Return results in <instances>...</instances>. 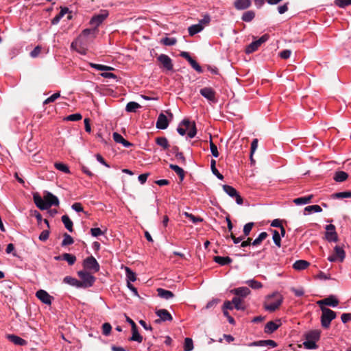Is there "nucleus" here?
Returning a JSON list of instances; mask_svg holds the SVG:
<instances>
[{"label":"nucleus","instance_id":"nucleus-26","mask_svg":"<svg viewBox=\"0 0 351 351\" xmlns=\"http://www.w3.org/2000/svg\"><path fill=\"white\" fill-rule=\"evenodd\" d=\"M157 293L158 296L160 298L165 299V300H169L172 298H173L174 295L173 292L169 290H166L162 288H158L157 289Z\"/></svg>","mask_w":351,"mask_h":351},{"label":"nucleus","instance_id":"nucleus-9","mask_svg":"<svg viewBox=\"0 0 351 351\" xmlns=\"http://www.w3.org/2000/svg\"><path fill=\"white\" fill-rule=\"evenodd\" d=\"M269 38V36L268 34H264L258 40L252 42L249 45L246 47L245 50V53L247 54H250L256 51L263 43L268 40Z\"/></svg>","mask_w":351,"mask_h":351},{"label":"nucleus","instance_id":"nucleus-42","mask_svg":"<svg viewBox=\"0 0 351 351\" xmlns=\"http://www.w3.org/2000/svg\"><path fill=\"white\" fill-rule=\"evenodd\" d=\"M210 168L213 173L216 176V177L219 180H223V176L221 174L219 171L216 168V161L214 159H212L210 161Z\"/></svg>","mask_w":351,"mask_h":351},{"label":"nucleus","instance_id":"nucleus-5","mask_svg":"<svg viewBox=\"0 0 351 351\" xmlns=\"http://www.w3.org/2000/svg\"><path fill=\"white\" fill-rule=\"evenodd\" d=\"M282 301V296L278 293H274L268 296L264 305L265 309L269 312H274L278 308Z\"/></svg>","mask_w":351,"mask_h":351},{"label":"nucleus","instance_id":"nucleus-19","mask_svg":"<svg viewBox=\"0 0 351 351\" xmlns=\"http://www.w3.org/2000/svg\"><path fill=\"white\" fill-rule=\"evenodd\" d=\"M158 60L162 64L163 67L168 70H173V63L171 59L166 54H160L158 57Z\"/></svg>","mask_w":351,"mask_h":351},{"label":"nucleus","instance_id":"nucleus-24","mask_svg":"<svg viewBox=\"0 0 351 351\" xmlns=\"http://www.w3.org/2000/svg\"><path fill=\"white\" fill-rule=\"evenodd\" d=\"M231 293L236 295L245 298L250 293V290L246 287H241L232 289Z\"/></svg>","mask_w":351,"mask_h":351},{"label":"nucleus","instance_id":"nucleus-32","mask_svg":"<svg viewBox=\"0 0 351 351\" xmlns=\"http://www.w3.org/2000/svg\"><path fill=\"white\" fill-rule=\"evenodd\" d=\"M62 221L64 223L65 228L71 232H73V221L70 219L68 215H64L61 217Z\"/></svg>","mask_w":351,"mask_h":351},{"label":"nucleus","instance_id":"nucleus-57","mask_svg":"<svg viewBox=\"0 0 351 351\" xmlns=\"http://www.w3.org/2000/svg\"><path fill=\"white\" fill-rule=\"evenodd\" d=\"M60 97V93H55L52 95H51L49 97L47 98L44 101V104H48L49 103L53 102L56 99L59 98Z\"/></svg>","mask_w":351,"mask_h":351},{"label":"nucleus","instance_id":"nucleus-10","mask_svg":"<svg viewBox=\"0 0 351 351\" xmlns=\"http://www.w3.org/2000/svg\"><path fill=\"white\" fill-rule=\"evenodd\" d=\"M345 257L346 252L343 247L339 245H336L334 247V254L328 257V261L330 262H343Z\"/></svg>","mask_w":351,"mask_h":351},{"label":"nucleus","instance_id":"nucleus-11","mask_svg":"<svg viewBox=\"0 0 351 351\" xmlns=\"http://www.w3.org/2000/svg\"><path fill=\"white\" fill-rule=\"evenodd\" d=\"M224 192L231 197H234L236 202L239 205H241L243 202V198L240 196L237 191L232 186L223 184L222 186Z\"/></svg>","mask_w":351,"mask_h":351},{"label":"nucleus","instance_id":"nucleus-59","mask_svg":"<svg viewBox=\"0 0 351 351\" xmlns=\"http://www.w3.org/2000/svg\"><path fill=\"white\" fill-rule=\"evenodd\" d=\"M91 235L94 237L103 235L104 232L99 228H93L90 229Z\"/></svg>","mask_w":351,"mask_h":351},{"label":"nucleus","instance_id":"nucleus-28","mask_svg":"<svg viewBox=\"0 0 351 351\" xmlns=\"http://www.w3.org/2000/svg\"><path fill=\"white\" fill-rule=\"evenodd\" d=\"M8 339L15 345L24 346L26 344V341L25 339L15 335H8Z\"/></svg>","mask_w":351,"mask_h":351},{"label":"nucleus","instance_id":"nucleus-29","mask_svg":"<svg viewBox=\"0 0 351 351\" xmlns=\"http://www.w3.org/2000/svg\"><path fill=\"white\" fill-rule=\"evenodd\" d=\"M309 265V263L306 261H304V260H298V261H296L293 265V267L295 269V270H303V269H305L306 268L308 267V266Z\"/></svg>","mask_w":351,"mask_h":351},{"label":"nucleus","instance_id":"nucleus-46","mask_svg":"<svg viewBox=\"0 0 351 351\" xmlns=\"http://www.w3.org/2000/svg\"><path fill=\"white\" fill-rule=\"evenodd\" d=\"M160 43L166 46H173L176 44L177 40L173 37H165L161 40Z\"/></svg>","mask_w":351,"mask_h":351},{"label":"nucleus","instance_id":"nucleus-43","mask_svg":"<svg viewBox=\"0 0 351 351\" xmlns=\"http://www.w3.org/2000/svg\"><path fill=\"white\" fill-rule=\"evenodd\" d=\"M62 260L66 261L69 265H73L76 261V257L73 254L64 253L62 254Z\"/></svg>","mask_w":351,"mask_h":351},{"label":"nucleus","instance_id":"nucleus-49","mask_svg":"<svg viewBox=\"0 0 351 351\" xmlns=\"http://www.w3.org/2000/svg\"><path fill=\"white\" fill-rule=\"evenodd\" d=\"M272 234H273L272 239H273L274 243L278 247H280L281 246V236H280V233L277 230H272Z\"/></svg>","mask_w":351,"mask_h":351},{"label":"nucleus","instance_id":"nucleus-53","mask_svg":"<svg viewBox=\"0 0 351 351\" xmlns=\"http://www.w3.org/2000/svg\"><path fill=\"white\" fill-rule=\"evenodd\" d=\"M210 138H211V136H210ZM210 152H211L212 155L215 158H217L219 156V152H218V149H217V147L216 145H215L213 143L211 139L210 140Z\"/></svg>","mask_w":351,"mask_h":351},{"label":"nucleus","instance_id":"nucleus-6","mask_svg":"<svg viewBox=\"0 0 351 351\" xmlns=\"http://www.w3.org/2000/svg\"><path fill=\"white\" fill-rule=\"evenodd\" d=\"M322 316H321V324L324 328H329L330 322L336 317V313L335 311L330 308L321 306Z\"/></svg>","mask_w":351,"mask_h":351},{"label":"nucleus","instance_id":"nucleus-58","mask_svg":"<svg viewBox=\"0 0 351 351\" xmlns=\"http://www.w3.org/2000/svg\"><path fill=\"white\" fill-rule=\"evenodd\" d=\"M191 66L198 73H202L203 70L201 66L193 58L189 62Z\"/></svg>","mask_w":351,"mask_h":351},{"label":"nucleus","instance_id":"nucleus-35","mask_svg":"<svg viewBox=\"0 0 351 351\" xmlns=\"http://www.w3.org/2000/svg\"><path fill=\"white\" fill-rule=\"evenodd\" d=\"M141 107V105L138 104L137 102L130 101L125 106V110L128 112H136V110Z\"/></svg>","mask_w":351,"mask_h":351},{"label":"nucleus","instance_id":"nucleus-55","mask_svg":"<svg viewBox=\"0 0 351 351\" xmlns=\"http://www.w3.org/2000/svg\"><path fill=\"white\" fill-rule=\"evenodd\" d=\"M253 226V222H249L244 226L243 231L245 237H247L250 234Z\"/></svg>","mask_w":351,"mask_h":351},{"label":"nucleus","instance_id":"nucleus-25","mask_svg":"<svg viewBox=\"0 0 351 351\" xmlns=\"http://www.w3.org/2000/svg\"><path fill=\"white\" fill-rule=\"evenodd\" d=\"M213 260L221 266L229 265L232 262V259L229 256H216L213 258Z\"/></svg>","mask_w":351,"mask_h":351},{"label":"nucleus","instance_id":"nucleus-36","mask_svg":"<svg viewBox=\"0 0 351 351\" xmlns=\"http://www.w3.org/2000/svg\"><path fill=\"white\" fill-rule=\"evenodd\" d=\"M255 17V12L253 10H248L245 12L242 16L241 19L245 22H251Z\"/></svg>","mask_w":351,"mask_h":351},{"label":"nucleus","instance_id":"nucleus-52","mask_svg":"<svg viewBox=\"0 0 351 351\" xmlns=\"http://www.w3.org/2000/svg\"><path fill=\"white\" fill-rule=\"evenodd\" d=\"M54 166L58 170L64 173H69L70 172L69 167L63 163L56 162Z\"/></svg>","mask_w":351,"mask_h":351},{"label":"nucleus","instance_id":"nucleus-30","mask_svg":"<svg viewBox=\"0 0 351 351\" xmlns=\"http://www.w3.org/2000/svg\"><path fill=\"white\" fill-rule=\"evenodd\" d=\"M69 12V9L67 8H61L60 12L51 20L52 25H57L60 19Z\"/></svg>","mask_w":351,"mask_h":351},{"label":"nucleus","instance_id":"nucleus-38","mask_svg":"<svg viewBox=\"0 0 351 351\" xmlns=\"http://www.w3.org/2000/svg\"><path fill=\"white\" fill-rule=\"evenodd\" d=\"M268 234L266 232H261L258 236L252 241V245L253 246H257L261 243V242L267 237Z\"/></svg>","mask_w":351,"mask_h":351},{"label":"nucleus","instance_id":"nucleus-39","mask_svg":"<svg viewBox=\"0 0 351 351\" xmlns=\"http://www.w3.org/2000/svg\"><path fill=\"white\" fill-rule=\"evenodd\" d=\"M132 335L130 338V341H137L138 343H141L143 341L142 336L138 333L137 327L132 328Z\"/></svg>","mask_w":351,"mask_h":351},{"label":"nucleus","instance_id":"nucleus-60","mask_svg":"<svg viewBox=\"0 0 351 351\" xmlns=\"http://www.w3.org/2000/svg\"><path fill=\"white\" fill-rule=\"evenodd\" d=\"M186 217H188L193 223H197V222L202 221V219L195 217L192 214L185 213L184 214Z\"/></svg>","mask_w":351,"mask_h":351},{"label":"nucleus","instance_id":"nucleus-22","mask_svg":"<svg viewBox=\"0 0 351 351\" xmlns=\"http://www.w3.org/2000/svg\"><path fill=\"white\" fill-rule=\"evenodd\" d=\"M169 125V121L167 120V118L166 115H165L163 113H160L158 115L157 121H156V128L160 130H165L166 129Z\"/></svg>","mask_w":351,"mask_h":351},{"label":"nucleus","instance_id":"nucleus-33","mask_svg":"<svg viewBox=\"0 0 351 351\" xmlns=\"http://www.w3.org/2000/svg\"><path fill=\"white\" fill-rule=\"evenodd\" d=\"M125 275H126V280L127 283H131L132 282H134L136 280V274L131 270L130 268L125 267Z\"/></svg>","mask_w":351,"mask_h":351},{"label":"nucleus","instance_id":"nucleus-17","mask_svg":"<svg viewBox=\"0 0 351 351\" xmlns=\"http://www.w3.org/2000/svg\"><path fill=\"white\" fill-rule=\"evenodd\" d=\"M200 95L206 98L207 100L211 102H216V93L215 91L210 87H204L199 90Z\"/></svg>","mask_w":351,"mask_h":351},{"label":"nucleus","instance_id":"nucleus-44","mask_svg":"<svg viewBox=\"0 0 351 351\" xmlns=\"http://www.w3.org/2000/svg\"><path fill=\"white\" fill-rule=\"evenodd\" d=\"M245 284H247L253 289H259L263 287V284L261 282H258L254 279L247 280L245 282Z\"/></svg>","mask_w":351,"mask_h":351},{"label":"nucleus","instance_id":"nucleus-63","mask_svg":"<svg viewBox=\"0 0 351 351\" xmlns=\"http://www.w3.org/2000/svg\"><path fill=\"white\" fill-rule=\"evenodd\" d=\"M175 156H176V159L179 162H180L182 164H183V165L186 164V158L182 152H176Z\"/></svg>","mask_w":351,"mask_h":351},{"label":"nucleus","instance_id":"nucleus-48","mask_svg":"<svg viewBox=\"0 0 351 351\" xmlns=\"http://www.w3.org/2000/svg\"><path fill=\"white\" fill-rule=\"evenodd\" d=\"M193 350V342L192 339L186 337L184 339V351H192Z\"/></svg>","mask_w":351,"mask_h":351},{"label":"nucleus","instance_id":"nucleus-56","mask_svg":"<svg viewBox=\"0 0 351 351\" xmlns=\"http://www.w3.org/2000/svg\"><path fill=\"white\" fill-rule=\"evenodd\" d=\"M335 3L339 8H345L347 5H351V0H335Z\"/></svg>","mask_w":351,"mask_h":351},{"label":"nucleus","instance_id":"nucleus-21","mask_svg":"<svg viewBox=\"0 0 351 351\" xmlns=\"http://www.w3.org/2000/svg\"><path fill=\"white\" fill-rule=\"evenodd\" d=\"M317 303L320 307L323 305L336 307L339 304V301L335 296L330 295L324 300H319Z\"/></svg>","mask_w":351,"mask_h":351},{"label":"nucleus","instance_id":"nucleus-50","mask_svg":"<svg viewBox=\"0 0 351 351\" xmlns=\"http://www.w3.org/2000/svg\"><path fill=\"white\" fill-rule=\"evenodd\" d=\"M63 237H64V239L61 243L62 246L64 247V246L71 245L73 243L74 240L71 236H70L67 233H64Z\"/></svg>","mask_w":351,"mask_h":351},{"label":"nucleus","instance_id":"nucleus-14","mask_svg":"<svg viewBox=\"0 0 351 351\" xmlns=\"http://www.w3.org/2000/svg\"><path fill=\"white\" fill-rule=\"evenodd\" d=\"M108 12L107 10H101L99 14H96L92 17L90 21V24L97 27L102 23V22L108 17Z\"/></svg>","mask_w":351,"mask_h":351},{"label":"nucleus","instance_id":"nucleus-23","mask_svg":"<svg viewBox=\"0 0 351 351\" xmlns=\"http://www.w3.org/2000/svg\"><path fill=\"white\" fill-rule=\"evenodd\" d=\"M252 5L251 0H235L234 5L238 10H243L247 9Z\"/></svg>","mask_w":351,"mask_h":351},{"label":"nucleus","instance_id":"nucleus-20","mask_svg":"<svg viewBox=\"0 0 351 351\" xmlns=\"http://www.w3.org/2000/svg\"><path fill=\"white\" fill-rule=\"evenodd\" d=\"M281 325L280 319H277L275 322H268L264 328V332L266 334H271L276 331Z\"/></svg>","mask_w":351,"mask_h":351},{"label":"nucleus","instance_id":"nucleus-37","mask_svg":"<svg viewBox=\"0 0 351 351\" xmlns=\"http://www.w3.org/2000/svg\"><path fill=\"white\" fill-rule=\"evenodd\" d=\"M348 176L347 173H346L345 171H340L335 173L334 180L336 182H341L345 181L348 178Z\"/></svg>","mask_w":351,"mask_h":351},{"label":"nucleus","instance_id":"nucleus-4","mask_svg":"<svg viewBox=\"0 0 351 351\" xmlns=\"http://www.w3.org/2000/svg\"><path fill=\"white\" fill-rule=\"evenodd\" d=\"M186 130H189L187 133L189 138H192L195 136L197 134L195 123L194 122L191 123L189 119H183L179 124L177 131L179 134L184 136L186 134Z\"/></svg>","mask_w":351,"mask_h":351},{"label":"nucleus","instance_id":"nucleus-27","mask_svg":"<svg viewBox=\"0 0 351 351\" xmlns=\"http://www.w3.org/2000/svg\"><path fill=\"white\" fill-rule=\"evenodd\" d=\"M64 282L70 285L73 287H77V288H81L82 287V283L80 280L71 277V276H66L64 280Z\"/></svg>","mask_w":351,"mask_h":351},{"label":"nucleus","instance_id":"nucleus-18","mask_svg":"<svg viewBox=\"0 0 351 351\" xmlns=\"http://www.w3.org/2000/svg\"><path fill=\"white\" fill-rule=\"evenodd\" d=\"M36 296L44 304L50 305L52 302L53 297L51 296L46 291L40 289L36 291Z\"/></svg>","mask_w":351,"mask_h":351},{"label":"nucleus","instance_id":"nucleus-62","mask_svg":"<svg viewBox=\"0 0 351 351\" xmlns=\"http://www.w3.org/2000/svg\"><path fill=\"white\" fill-rule=\"evenodd\" d=\"M291 51L289 49H285L280 52L279 56L282 59H287L291 56Z\"/></svg>","mask_w":351,"mask_h":351},{"label":"nucleus","instance_id":"nucleus-3","mask_svg":"<svg viewBox=\"0 0 351 351\" xmlns=\"http://www.w3.org/2000/svg\"><path fill=\"white\" fill-rule=\"evenodd\" d=\"M320 331L313 330L307 332L304 335V341L303 342L304 347L308 350H315L317 348V342L320 338Z\"/></svg>","mask_w":351,"mask_h":351},{"label":"nucleus","instance_id":"nucleus-13","mask_svg":"<svg viewBox=\"0 0 351 351\" xmlns=\"http://www.w3.org/2000/svg\"><path fill=\"white\" fill-rule=\"evenodd\" d=\"M248 347H261V348H276L277 346V343L271 339L267 340H260L256 341H253L246 344Z\"/></svg>","mask_w":351,"mask_h":351},{"label":"nucleus","instance_id":"nucleus-31","mask_svg":"<svg viewBox=\"0 0 351 351\" xmlns=\"http://www.w3.org/2000/svg\"><path fill=\"white\" fill-rule=\"evenodd\" d=\"M204 29V26L201 23L191 25L188 30L190 36H193L200 32Z\"/></svg>","mask_w":351,"mask_h":351},{"label":"nucleus","instance_id":"nucleus-16","mask_svg":"<svg viewBox=\"0 0 351 351\" xmlns=\"http://www.w3.org/2000/svg\"><path fill=\"white\" fill-rule=\"evenodd\" d=\"M155 313L159 317V319L155 320L156 324H160L162 322H170L173 319V317L166 309H157L156 310Z\"/></svg>","mask_w":351,"mask_h":351},{"label":"nucleus","instance_id":"nucleus-47","mask_svg":"<svg viewBox=\"0 0 351 351\" xmlns=\"http://www.w3.org/2000/svg\"><path fill=\"white\" fill-rule=\"evenodd\" d=\"M233 307L237 310H245V307L242 305V300L240 298L234 297L232 298Z\"/></svg>","mask_w":351,"mask_h":351},{"label":"nucleus","instance_id":"nucleus-64","mask_svg":"<svg viewBox=\"0 0 351 351\" xmlns=\"http://www.w3.org/2000/svg\"><path fill=\"white\" fill-rule=\"evenodd\" d=\"M112 136L114 141L117 143H121L124 140V138L117 132H114Z\"/></svg>","mask_w":351,"mask_h":351},{"label":"nucleus","instance_id":"nucleus-61","mask_svg":"<svg viewBox=\"0 0 351 351\" xmlns=\"http://www.w3.org/2000/svg\"><path fill=\"white\" fill-rule=\"evenodd\" d=\"M112 327L109 323H104L102 326L103 334L108 335L111 331Z\"/></svg>","mask_w":351,"mask_h":351},{"label":"nucleus","instance_id":"nucleus-34","mask_svg":"<svg viewBox=\"0 0 351 351\" xmlns=\"http://www.w3.org/2000/svg\"><path fill=\"white\" fill-rule=\"evenodd\" d=\"M313 197L312 195L305 196V197H300L298 198H295L293 199V202L296 205H304L308 203H309Z\"/></svg>","mask_w":351,"mask_h":351},{"label":"nucleus","instance_id":"nucleus-7","mask_svg":"<svg viewBox=\"0 0 351 351\" xmlns=\"http://www.w3.org/2000/svg\"><path fill=\"white\" fill-rule=\"evenodd\" d=\"M90 66L91 68L95 69L96 70L105 71L101 73V77L104 78H112L114 80H117V76L116 75L112 73L108 72L114 70L113 67L95 63H90Z\"/></svg>","mask_w":351,"mask_h":351},{"label":"nucleus","instance_id":"nucleus-51","mask_svg":"<svg viewBox=\"0 0 351 351\" xmlns=\"http://www.w3.org/2000/svg\"><path fill=\"white\" fill-rule=\"evenodd\" d=\"M333 198L343 199V198H348L351 197V192L350 191H343L336 193L332 195Z\"/></svg>","mask_w":351,"mask_h":351},{"label":"nucleus","instance_id":"nucleus-40","mask_svg":"<svg viewBox=\"0 0 351 351\" xmlns=\"http://www.w3.org/2000/svg\"><path fill=\"white\" fill-rule=\"evenodd\" d=\"M169 168L171 169H172L173 171H174L178 175V176L180 177L181 180H183V179L184 178V171L183 169H182L181 167H180L179 166H178L176 165H173V164H171L169 165Z\"/></svg>","mask_w":351,"mask_h":351},{"label":"nucleus","instance_id":"nucleus-12","mask_svg":"<svg viewBox=\"0 0 351 351\" xmlns=\"http://www.w3.org/2000/svg\"><path fill=\"white\" fill-rule=\"evenodd\" d=\"M325 229V239L328 242H337L338 235L336 232L335 226L332 224L326 225Z\"/></svg>","mask_w":351,"mask_h":351},{"label":"nucleus","instance_id":"nucleus-15","mask_svg":"<svg viewBox=\"0 0 351 351\" xmlns=\"http://www.w3.org/2000/svg\"><path fill=\"white\" fill-rule=\"evenodd\" d=\"M83 265L84 268L97 272L99 270V265L97 260L93 256L87 257L84 259Z\"/></svg>","mask_w":351,"mask_h":351},{"label":"nucleus","instance_id":"nucleus-8","mask_svg":"<svg viewBox=\"0 0 351 351\" xmlns=\"http://www.w3.org/2000/svg\"><path fill=\"white\" fill-rule=\"evenodd\" d=\"M77 274L82 280L80 282L83 288L92 287L95 281V278L87 271H80L77 272Z\"/></svg>","mask_w":351,"mask_h":351},{"label":"nucleus","instance_id":"nucleus-41","mask_svg":"<svg viewBox=\"0 0 351 351\" xmlns=\"http://www.w3.org/2000/svg\"><path fill=\"white\" fill-rule=\"evenodd\" d=\"M156 143L158 145L162 147L164 149H167L169 147L168 140L165 137L156 138Z\"/></svg>","mask_w":351,"mask_h":351},{"label":"nucleus","instance_id":"nucleus-1","mask_svg":"<svg viewBox=\"0 0 351 351\" xmlns=\"http://www.w3.org/2000/svg\"><path fill=\"white\" fill-rule=\"evenodd\" d=\"M33 199L36 206L40 210H47L51 206H58L60 203L58 198L49 191L45 192L43 198L38 193H34Z\"/></svg>","mask_w":351,"mask_h":351},{"label":"nucleus","instance_id":"nucleus-45","mask_svg":"<svg viewBox=\"0 0 351 351\" xmlns=\"http://www.w3.org/2000/svg\"><path fill=\"white\" fill-rule=\"evenodd\" d=\"M322 209L319 205H311L308 206L304 208L305 213H307V214L311 213H320L322 212Z\"/></svg>","mask_w":351,"mask_h":351},{"label":"nucleus","instance_id":"nucleus-2","mask_svg":"<svg viewBox=\"0 0 351 351\" xmlns=\"http://www.w3.org/2000/svg\"><path fill=\"white\" fill-rule=\"evenodd\" d=\"M96 32L97 29L95 27L84 29L78 38L71 43V48L82 54H85V49L82 46L89 40H93L95 37Z\"/></svg>","mask_w":351,"mask_h":351},{"label":"nucleus","instance_id":"nucleus-54","mask_svg":"<svg viewBox=\"0 0 351 351\" xmlns=\"http://www.w3.org/2000/svg\"><path fill=\"white\" fill-rule=\"evenodd\" d=\"M82 118V116L80 113H75L69 115L66 117V120L70 121H77L81 120Z\"/></svg>","mask_w":351,"mask_h":351}]
</instances>
